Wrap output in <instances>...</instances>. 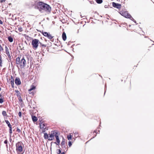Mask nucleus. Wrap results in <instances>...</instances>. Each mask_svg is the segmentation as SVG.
I'll return each mask as SVG.
<instances>
[{"instance_id":"1","label":"nucleus","mask_w":154,"mask_h":154,"mask_svg":"<svg viewBox=\"0 0 154 154\" xmlns=\"http://www.w3.org/2000/svg\"><path fill=\"white\" fill-rule=\"evenodd\" d=\"M35 4H34L33 5H35V8L38 9L41 13L46 12L48 14L51 13V8L49 5L41 1H39L36 5Z\"/></svg>"},{"instance_id":"2","label":"nucleus","mask_w":154,"mask_h":154,"mask_svg":"<svg viewBox=\"0 0 154 154\" xmlns=\"http://www.w3.org/2000/svg\"><path fill=\"white\" fill-rule=\"evenodd\" d=\"M119 13L125 17L129 19L137 24L136 21L131 16L127 11H121Z\"/></svg>"},{"instance_id":"3","label":"nucleus","mask_w":154,"mask_h":154,"mask_svg":"<svg viewBox=\"0 0 154 154\" xmlns=\"http://www.w3.org/2000/svg\"><path fill=\"white\" fill-rule=\"evenodd\" d=\"M26 63V61L23 57L21 60L19 57H18L16 59V64L17 65H19L20 68L22 69L25 66Z\"/></svg>"},{"instance_id":"4","label":"nucleus","mask_w":154,"mask_h":154,"mask_svg":"<svg viewBox=\"0 0 154 154\" xmlns=\"http://www.w3.org/2000/svg\"><path fill=\"white\" fill-rule=\"evenodd\" d=\"M39 40L37 39H33L31 44L32 46V48L34 49H37L38 46Z\"/></svg>"},{"instance_id":"5","label":"nucleus","mask_w":154,"mask_h":154,"mask_svg":"<svg viewBox=\"0 0 154 154\" xmlns=\"http://www.w3.org/2000/svg\"><path fill=\"white\" fill-rule=\"evenodd\" d=\"M57 132L55 131H52L51 134H49V140H52L54 139L55 135L57 134Z\"/></svg>"},{"instance_id":"6","label":"nucleus","mask_w":154,"mask_h":154,"mask_svg":"<svg viewBox=\"0 0 154 154\" xmlns=\"http://www.w3.org/2000/svg\"><path fill=\"white\" fill-rule=\"evenodd\" d=\"M52 43V44H54L57 46H60L61 45V42L59 40V39H50Z\"/></svg>"},{"instance_id":"7","label":"nucleus","mask_w":154,"mask_h":154,"mask_svg":"<svg viewBox=\"0 0 154 154\" xmlns=\"http://www.w3.org/2000/svg\"><path fill=\"white\" fill-rule=\"evenodd\" d=\"M21 143L20 142H18L16 144V150L17 152H20L23 151V147L21 145Z\"/></svg>"},{"instance_id":"8","label":"nucleus","mask_w":154,"mask_h":154,"mask_svg":"<svg viewBox=\"0 0 154 154\" xmlns=\"http://www.w3.org/2000/svg\"><path fill=\"white\" fill-rule=\"evenodd\" d=\"M65 140L63 139V140L61 143V146L62 148L63 149V150L64 152H66L67 150L68 149L67 147L65 145Z\"/></svg>"},{"instance_id":"9","label":"nucleus","mask_w":154,"mask_h":154,"mask_svg":"<svg viewBox=\"0 0 154 154\" xmlns=\"http://www.w3.org/2000/svg\"><path fill=\"white\" fill-rule=\"evenodd\" d=\"M40 129H42V133H44L45 132L47 128V126L45 123H41L40 124Z\"/></svg>"},{"instance_id":"10","label":"nucleus","mask_w":154,"mask_h":154,"mask_svg":"<svg viewBox=\"0 0 154 154\" xmlns=\"http://www.w3.org/2000/svg\"><path fill=\"white\" fill-rule=\"evenodd\" d=\"M42 34L44 36L47 37L48 38H53L54 37L50 34L49 32H43Z\"/></svg>"},{"instance_id":"11","label":"nucleus","mask_w":154,"mask_h":154,"mask_svg":"<svg viewBox=\"0 0 154 154\" xmlns=\"http://www.w3.org/2000/svg\"><path fill=\"white\" fill-rule=\"evenodd\" d=\"M112 5L113 7L119 9H120L122 7L121 5V4L114 2H113L112 3Z\"/></svg>"},{"instance_id":"12","label":"nucleus","mask_w":154,"mask_h":154,"mask_svg":"<svg viewBox=\"0 0 154 154\" xmlns=\"http://www.w3.org/2000/svg\"><path fill=\"white\" fill-rule=\"evenodd\" d=\"M55 135L57 142H55L54 143L56 144L57 145H59L60 143V141L59 138L58 133L57 132V134H56V135Z\"/></svg>"},{"instance_id":"13","label":"nucleus","mask_w":154,"mask_h":154,"mask_svg":"<svg viewBox=\"0 0 154 154\" xmlns=\"http://www.w3.org/2000/svg\"><path fill=\"white\" fill-rule=\"evenodd\" d=\"M5 49L6 53L7 55L8 56L9 60H11V56L10 55V53L9 51L8 48L6 46L5 47Z\"/></svg>"},{"instance_id":"14","label":"nucleus","mask_w":154,"mask_h":154,"mask_svg":"<svg viewBox=\"0 0 154 154\" xmlns=\"http://www.w3.org/2000/svg\"><path fill=\"white\" fill-rule=\"evenodd\" d=\"M15 84L17 85H20L21 82L20 79L18 77H16L15 80Z\"/></svg>"},{"instance_id":"15","label":"nucleus","mask_w":154,"mask_h":154,"mask_svg":"<svg viewBox=\"0 0 154 154\" xmlns=\"http://www.w3.org/2000/svg\"><path fill=\"white\" fill-rule=\"evenodd\" d=\"M45 42H46V44L47 45V47H50L52 45V42L50 41V40H48L47 41V40H46V39H45Z\"/></svg>"},{"instance_id":"16","label":"nucleus","mask_w":154,"mask_h":154,"mask_svg":"<svg viewBox=\"0 0 154 154\" xmlns=\"http://www.w3.org/2000/svg\"><path fill=\"white\" fill-rule=\"evenodd\" d=\"M32 119L33 122H36L38 119L37 117L35 116H32Z\"/></svg>"},{"instance_id":"17","label":"nucleus","mask_w":154,"mask_h":154,"mask_svg":"<svg viewBox=\"0 0 154 154\" xmlns=\"http://www.w3.org/2000/svg\"><path fill=\"white\" fill-rule=\"evenodd\" d=\"M35 87L33 85H32L31 86L30 89L29 90V92L31 91H32L35 89Z\"/></svg>"},{"instance_id":"18","label":"nucleus","mask_w":154,"mask_h":154,"mask_svg":"<svg viewBox=\"0 0 154 154\" xmlns=\"http://www.w3.org/2000/svg\"><path fill=\"white\" fill-rule=\"evenodd\" d=\"M6 123L8 125L9 128L12 127L11 125L10 124L8 120H5Z\"/></svg>"},{"instance_id":"19","label":"nucleus","mask_w":154,"mask_h":154,"mask_svg":"<svg viewBox=\"0 0 154 154\" xmlns=\"http://www.w3.org/2000/svg\"><path fill=\"white\" fill-rule=\"evenodd\" d=\"M44 137L45 139H48V140L49 136L47 133H45L44 134Z\"/></svg>"},{"instance_id":"20","label":"nucleus","mask_w":154,"mask_h":154,"mask_svg":"<svg viewBox=\"0 0 154 154\" xmlns=\"http://www.w3.org/2000/svg\"><path fill=\"white\" fill-rule=\"evenodd\" d=\"M62 36V38H66V33L64 32L63 33Z\"/></svg>"},{"instance_id":"21","label":"nucleus","mask_w":154,"mask_h":154,"mask_svg":"<svg viewBox=\"0 0 154 154\" xmlns=\"http://www.w3.org/2000/svg\"><path fill=\"white\" fill-rule=\"evenodd\" d=\"M5 94V92L4 91H2L1 92V93L0 94V98H2L4 97V94Z\"/></svg>"},{"instance_id":"22","label":"nucleus","mask_w":154,"mask_h":154,"mask_svg":"<svg viewBox=\"0 0 154 154\" xmlns=\"http://www.w3.org/2000/svg\"><path fill=\"white\" fill-rule=\"evenodd\" d=\"M2 113L3 116H7V114L6 112L5 111H3Z\"/></svg>"},{"instance_id":"23","label":"nucleus","mask_w":154,"mask_h":154,"mask_svg":"<svg viewBox=\"0 0 154 154\" xmlns=\"http://www.w3.org/2000/svg\"><path fill=\"white\" fill-rule=\"evenodd\" d=\"M57 154H60L61 153V151L60 149H57Z\"/></svg>"},{"instance_id":"24","label":"nucleus","mask_w":154,"mask_h":154,"mask_svg":"<svg viewBox=\"0 0 154 154\" xmlns=\"http://www.w3.org/2000/svg\"><path fill=\"white\" fill-rule=\"evenodd\" d=\"M96 2L97 3L100 4L103 2V0H96Z\"/></svg>"},{"instance_id":"25","label":"nucleus","mask_w":154,"mask_h":154,"mask_svg":"<svg viewBox=\"0 0 154 154\" xmlns=\"http://www.w3.org/2000/svg\"><path fill=\"white\" fill-rule=\"evenodd\" d=\"M72 135L70 134L67 136V138L69 140H71L72 139Z\"/></svg>"},{"instance_id":"26","label":"nucleus","mask_w":154,"mask_h":154,"mask_svg":"<svg viewBox=\"0 0 154 154\" xmlns=\"http://www.w3.org/2000/svg\"><path fill=\"white\" fill-rule=\"evenodd\" d=\"M11 80V83L13 82H14V79H13V77L12 75H11V79H10Z\"/></svg>"},{"instance_id":"27","label":"nucleus","mask_w":154,"mask_h":154,"mask_svg":"<svg viewBox=\"0 0 154 154\" xmlns=\"http://www.w3.org/2000/svg\"><path fill=\"white\" fill-rule=\"evenodd\" d=\"M74 133L75 137L76 138L78 136V132L76 131L75 133Z\"/></svg>"},{"instance_id":"28","label":"nucleus","mask_w":154,"mask_h":154,"mask_svg":"<svg viewBox=\"0 0 154 154\" xmlns=\"http://www.w3.org/2000/svg\"><path fill=\"white\" fill-rule=\"evenodd\" d=\"M18 29L20 32H21L23 31V29L21 27H18Z\"/></svg>"},{"instance_id":"29","label":"nucleus","mask_w":154,"mask_h":154,"mask_svg":"<svg viewBox=\"0 0 154 154\" xmlns=\"http://www.w3.org/2000/svg\"><path fill=\"white\" fill-rule=\"evenodd\" d=\"M4 102V99L2 98H0V103H2Z\"/></svg>"},{"instance_id":"30","label":"nucleus","mask_w":154,"mask_h":154,"mask_svg":"<svg viewBox=\"0 0 154 154\" xmlns=\"http://www.w3.org/2000/svg\"><path fill=\"white\" fill-rule=\"evenodd\" d=\"M15 92H16L17 94V95L18 96L19 94H20V93L19 91L18 90H15Z\"/></svg>"},{"instance_id":"31","label":"nucleus","mask_w":154,"mask_h":154,"mask_svg":"<svg viewBox=\"0 0 154 154\" xmlns=\"http://www.w3.org/2000/svg\"><path fill=\"white\" fill-rule=\"evenodd\" d=\"M72 145V142L71 141H69L68 142V145L70 147Z\"/></svg>"},{"instance_id":"32","label":"nucleus","mask_w":154,"mask_h":154,"mask_svg":"<svg viewBox=\"0 0 154 154\" xmlns=\"http://www.w3.org/2000/svg\"><path fill=\"white\" fill-rule=\"evenodd\" d=\"M12 133V127L9 128V133L10 134H11Z\"/></svg>"},{"instance_id":"33","label":"nucleus","mask_w":154,"mask_h":154,"mask_svg":"<svg viewBox=\"0 0 154 154\" xmlns=\"http://www.w3.org/2000/svg\"><path fill=\"white\" fill-rule=\"evenodd\" d=\"M42 47L45 48L46 47H47V45L45 43V44H42Z\"/></svg>"},{"instance_id":"34","label":"nucleus","mask_w":154,"mask_h":154,"mask_svg":"<svg viewBox=\"0 0 154 154\" xmlns=\"http://www.w3.org/2000/svg\"><path fill=\"white\" fill-rule=\"evenodd\" d=\"M22 113L21 112H19L18 113V115L20 117H21Z\"/></svg>"},{"instance_id":"35","label":"nucleus","mask_w":154,"mask_h":154,"mask_svg":"<svg viewBox=\"0 0 154 154\" xmlns=\"http://www.w3.org/2000/svg\"><path fill=\"white\" fill-rule=\"evenodd\" d=\"M18 99L20 102H22L23 101V100L21 99V97L20 95V97Z\"/></svg>"},{"instance_id":"36","label":"nucleus","mask_w":154,"mask_h":154,"mask_svg":"<svg viewBox=\"0 0 154 154\" xmlns=\"http://www.w3.org/2000/svg\"><path fill=\"white\" fill-rule=\"evenodd\" d=\"M11 83V84L12 87L13 88H14V82Z\"/></svg>"},{"instance_id":"37","label":"nucleus","mask_w":154,"mask_h":154,"mask_svg":"<svg viewBox=\"0 0 154 154\" xmlns=\"http://www.w3.org/2000/svg\"><path fill=\"white\" fill-rule=\"evenodd\" d=\"M17 131L18 133H20L21 132L20 130L18 128L17 129Z\"/></svg>"},{"instance_id":"38","label":"nucleus","mask_w":154,"mask_h":154,"mask_svg":"<svg viewBox=\"0 0 154 154\" xmlns=\"http://www.w3.org/2000/svg\"><path fill=\"white\" fill-rule=\"evenodd\" d=\"M4 143L5 144H7L6 145H7V146L8 140H5V141L4 142Z\"/></svg>"},{"instance_id":"39","label":"nucleus","mask_w":154,"mask_h":154,"mask_svg":"<svg viewBox=\"0 0 154 154\" xmlns=\"http://www.w3.org/2000/svg\"><path fill=\"white\" fill-rule=\"evenodd\" d=\"M8 40L9 41L11 42H13V39H8Z\"/></svg>"},{"instance_id":"40","label":"nucleus","mask_w":154,"mask_h":154,"mask_svg":"<svg viewBox=\"0 0 154 154\" xmlns=\"http://www.w3.org/2000/svg\"><path fill=\"white\" fill-rule=\"evenodd\" d=\"M6 0H1L0 1V2L1 3H2L3 2H4Z\"/></svg>"},{"instance_id":"41","label":"nucleus","mask_w":154,"mask_h":154,"mask_svg":"<svg viewBox=\"0 0 154 154\" xmlns=\"http://www.w3.org/2000/svg\"><path fill=\"white\" fill-rule=\"evenodd\" d=\"M8 39H12L13 38L11 36H9L8 37Z\"/></svg>"},{"instance_id":"42","label":"nucleus","mask_w":154,"mask_h":154,"mask_svg":"<svg viewBox=\"0 0 154 154\" xmlns=\"http://www.w3.org/2000/svg\"><path fill=\"white\" fill-rule=\"evenodd\" d=\"M97 130H95L94 131V133H95L96 134H97V133H98V132H97Z\"/></svg>"},{"instance_id":"43","label":"nucleus","mask_w":154,"mask_h":154,"mask_svg":"<svg viewBox=\"0 0 154 154\" xmlns=\"http://www.w3.org/2000/svg\"><path fill=\"white\" fill-rule=\"evenodd\" d=\"M3 23L2 21L1 20H0V24H2Z\"/></svg>"},{"instance_id":"44","label":"nucleus","mask_w":154,"mask_h":154,"mask_svg":"<svg viewBox=\"0 0 154 154\" xmlns=\"http://www.w3.org/2000/svg\"><path fill=\"white\" fill-rule=\"evenodd\" d=\"M2 61V58L1 56H0V62H1V61Z\"/></svg>"},{"instance_id":"45","label":"nucleus","mask_w":154,"mask_h":154,"mask_svg":"<svg viewBox=\"0 0 154 154\" xmlns=\"http://www.w3.org/2000/svg\"><path fill=\"white\" fill-rule=\"evenodd\" d=\"M2 61H1V62H0V66H2Z\"/></svg>"},{"instance_id":"46","label":"nucleus","mask_w":154,"mask_h":154,"mask_svg":"<svg viewBox=\"0 0 154 154\" xmlns=\"http://www.w3.org/2000/svg\"><path fill=\"white\" fill-rule=\"evenodd\" d=\"M104 7L105 8H107V6L106 5H105V6H104Z\"/></svg>"},{"instance_id":"47","label":"nucleus","mask_w":154,"mask_h":154,"mask_svg":"<svg viewBox=\"0 0 154 154\" xmlns=\"http://www.w3.org/2000/svg\"><path fill=\"white\" fill-rule=\"evenodd\" d=\"M39 44H40V45H41L42 46V44H42V43H41V42H39Z\"/></svg>"},{"instance_id":"48","label":"nucleus","mask_w":154,"mask_h":154,"mask_svg":"<svg viewBox=\"0 0 154 154\" xmlns=\"http://www.w3.org/2000/svg\"><path fill=\"white\" fill-rule=\"evenodd\" d=\"M60 154H65L64 152H62Z\"/></svg>"},{"instance_id":"49","label":"nucleus","mask_w":154,"mask_h":154,"mask_svg":"<svg viewBox=\"0 0 154 154\" xmlns=\"http://www.w3.org/2000/svg\"><path fill=\"white\" fill-rule=\"evenodd\" d=\"M128 26H129V27H130L131 26V25H128Z\"/></svg>"},{"instance_id":"50","label":"nucleus","mask_w":154,"mask_h":154,"mask_svg":"<svg viewBox=\"0 0 154 154\" xmlns=\"http://www.w3.org/2000/svg\"><path fill=\"white\" fill-rule=\"evenodd\" d=\"M80 15V16H81V18L83 17L82 16V15H81H81Z\"/></svg>"},{"instance_id":"51","label":"nucleus","mask_w":154,"mask_h":154,"mask_svg":"<svg viewBox=\"0 0 154 154\" xmlns=\"http://www.w3.org/2000/svg\"><path fill=\"white\" fill-rule=\"evenodd\" d=\"M63 40L65 41L66 40V39H63Z\"/></svg>"},{"instance_id":"52","label":"nucleus","mask_w":154,"mask_h":154,"mask_svg":"<svg viewBox=\"0 0 154 154\" xmlns=\"http://www.w3.org/2000/svg\"><path fill=\"white\" fill-rule=\"evenodd\" d=\"M94 135H95V136H94V137H95L97 135H96V134H94Z\"/></svg>"},{"instance_id":"53","label":"nucleus","mask_w":154,"mask_h":154,"mask_svg":"<svg viewBox=\"0 0 154 154\" xmlns=\"http://www.w3.org/2000/svg\"><path fill=\"white\" fill-rule=\"evenodd\" d=\"M94 135H95V136H94V137H95L97 135H96V134H94Z\"/></svg>"},{"instance_id":"54","label":"nucleus","mask_w":154,"mask_h":154,"mask_svg":"<svg viewBox=\"0 0 154 154\" xmlns=\"http://www.w3.org/2000/svg\"><path fill=\"white\" fill-rule=\"evenodd\" d=\"M98 132H100V130H98Z\"/></svg>"},{"instance_id":"55","label":"nucleus","mask_w":154,"mask_h":154,"mask_svg":"<svg viewBox=\"0 0 154 154\" xmlns=\"http://www.w3.org/2000/svg\"><path fill=\"white\" fill-rule=\"evenodd\" d=\"M92 19V17H90V19Z\"/></svg>"},{"instance_id":"56","label":"nucleus","mask_w":154,"mask_h":154,"mask_svg":"<svg viewBox=\"0 0 154 154\" xmlns=\"http://www.w3.org/2000/svg\"><path fill=\"white\" fill-rule=\"evenodd\" d=\"M94 137L93 138H91V139H93V138H94Z\"/></svg>"},{"instance_id":"57","label":"nucleus","mask_w":154,"mask_h":154,"mask_svg":"<svg viewBox=\"0 0 154 154\" xmlns=\"http://www.w3.org/2000/svg\"><path fill=\"white\" fill-rule=\"evenodd\" d=\"M94 137L93 138H91V139H93V138H94Z\"/></svg>"},{"instance_id":"58","label":"nucleus","mask_w":154,"mask_h":154,"mask_svg":"<svg viewBox=\"0 0 154 154\" xmlns=\"http://www.w3.org/2000/svg\"><path fill=\"white\" fill-rule=\"evenodd\" d=\"M29 38H30V39L32 38H31V37H29Z\"/></svg>"},{"instance_id":"59","label":"nucleus","mask_w":154,"mask_h":154,"mask_svg":"<svg viewBox=\"0 0 154 154\" xmlns=\"http://www.w3.org/2000/svg\"><path fill=\"white\" fill-rule=\"evenodd\" d=\"M48 19H49V18H48H48H47V19L48 20Z\"/></svg>"},{"instance_id":"60","label":"nucleus","mask_w":154,"mask_h":154,"mask_svg":"<svg viewBox=\"0 0 154 154\" xmlns=\"http://www.w3.org/2000/svg\"><path fill=\"white\" fill-rule=\"evenodd\" d=\"M106 88V85H105V88Z\"/></svg>"},{"instance_id":"61","label":"nucleus","mask_w":154,"mask_h":154,"mask_svg":"<svg viewBox=\"0 0 154 154\" xmlns=\"http://www.w3.org/2000/svg\"><path fill=\"white\" fill-rule=\"evenodd\" d=\"M17 67H18V65H17Z\"/></svg>"},{"instance_id":"62","label":"nucleus","mask_w":154,"mask_h":154,"mask_svg":"<svg viewBox=\"0 0 154 154\" xmlns=\"http://www.w3.org/2000/svg\"><path fill=\"white\" fill-rule=\"evenodd\" d=\"M52 142L51 143V144H52Z\"/></svg>"},{"instance_id":"63","label":"nucleus","mask_w":154,"mask_h":154,"mask_svg":"<svg viewBox=\"0 0 154 154\" xmlns=\"http://www.w3.org/2000/svg\"><path fill=\"white\" fill-rule=\"evenodd\" d=\"M105 91L104 94H105Z\"/></svg>"},{"instance_id":"64","label":"nucleus","mask_w":154,"mask_h":154,"mask_svg":"<svg viewBox=\"0 0 154 154\" xmlns=\"http://www.w3.org/2000/svg\"><path fill=\"white\" fill-rule=\"evenodd\" d=\"M0 56H1V55H0Z\"/></svg>"}]
</instances>
